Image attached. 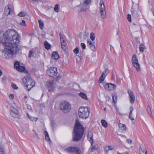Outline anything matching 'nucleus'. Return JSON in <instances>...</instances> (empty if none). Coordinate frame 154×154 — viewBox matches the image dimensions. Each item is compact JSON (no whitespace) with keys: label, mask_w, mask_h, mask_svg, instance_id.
Wrapping results in <instances>:
<instances>
[{"label":"nucleus","mask_w":154,"mask_h":154,"mask_svg":"<svg viewBox=\"0 0 154 154\" xmlns=\"http://www.w3.org/2000/svg\"><path fill=\"white\" fill-rule=\"evenodd\" d=\"M92 0H84V3L88 5L91 2Z\"/></svg>","instance_id":"37"},{"label":"nucleus","mask_w":154,"mask_h":154,"mask_svg":"<svg viewBox=\"0 0 154 154\" xmlns=\"http://www.w3.org/2000/svg\"><path fill=\"white\" fill-rule=\"evenodd\" d=\"M81 7V11H85L87 10L88 8V5H87L85 3L81 4L80 5Z\"/></svg>","instance_id":"17"},{"label":"nucleus","mask_w":154,"mask_h":154,"mask_svg":"<svg viewBox=\"0 0 154 154\" xmlns=\"http://www.w3.org/2000/svg\"><path fill=\"white\" fill-rule=\"evenodd\" d=\"M60 38V39L61 42L63 41V40H64L63 38V36L61 33H60L59 34Z\"/></svg>","instance_id":"50"},{"label":"nucleus","mask_w":154,"mask_h":154,"mask_svg":"<svg viewBox=\"0 0 154 154\" xmlns=\"http://www.w3.org/2000/svg\"><path fill=\"white\" fill-rule=\"evenodd\" d=\"M74 53L76 54H77L79 52V50L78 47H76L73 50Z\"/></svg>","instance_id":"39"},{"label":"nucleus","mask_w":154,"mask_h":154,"mask_svg":"<svg viewBox=\"0 0 154 154\" xmlns=\"http://www.w3.org/2000/svg\"><path fill=\"white\" fill-rule=\"evenodd\" d=\"M107 70L105 69L103 72H102V74L104 76V77H105L107 75Z\"/></svg>","instance_id":"46"},{"label":"nucleus","mask_w":154,"mask_h":154,"mask_svg":"<svg viewBox=\"0 0 154 154\" xmlns=\"http://www.w3.org/2000/svg\"><path fill=\"white\" fill-rule=\"evenodd\" d=\"M2 79L3 80H6V77L5 76H4L2 77Z\"/></svg>","instance_id":"57"},{"label":"nucleus","mask_w":154,"mask_h":154,"mask_svg":"<svg viewBox=\"0 0 154 154\" xmlns=\"http://www.w3.org/2000/svg\"><path fill=\"white\" fill-rule=\"evenodd\" d=\"M51 35V36H53L54 35V32L53 31H51L50 33Z\"/></svg>","instance_id":"55"},{"label":"nucleus","mask_w":154,"mask_h":154,"mask_svg":"<svg viewBox=\"0 0 154 154\" xmlns=\"http://www.w3.org/2000/svg\"><path fill=\"white\" fill-rule=\"evenodd\" d=\"M62 48L64 51L66 49V44L64 40H63V41L61 42Z\"/></svg>","instance_id":"24"},{"label":"nucleus","mask_w":154,"mask_h":154,"mask_svg":"<svg viewBox=\"0 0 154 154\" xmlns=\"http://www.w3.org/2000/svg\"><path fill=\"white\" fill-rule=\"evenodd\" d=\"M21 25H22L26 27V23L25 21L24 20H23L22 21V23L21 24Z\"/></svg>","instance_id":"43"},{"label":"nucleus","mask_w":154,"mask_h":154,"mask_svg":"<svg viewBox=\"0 0 154 154\" xmlns=\"http://www.w3.org/2000/svg\"><path fill=\"white\" fill-rule=\"evenodd\" d=\"M60 109L65 113L69 112L71 109V105L66 101L62 102L60 105Z\"/></svg>","instance_id":"6"},{"label":"nucleus","mask_w":154,"mask_h":154,"mask_svg":"<svg viewBox=\"0 0 154 154\" xmlns=\"http://www.w3.org/2000/svg\"><path fill=\"white\" fill-rule=\"evenodd\" d=\"M131 62L133 66L136 69L137 71L138 72H140L141 70L140 66L136 55H133L131 58Z\"/></svg>","instance_id":"7"},{"label":"nucleus","mask_w":154,"mask_h":154,"mask_svg":"<svg viewBox=\"0 0 154 154\" xmlns=\"http://www.w3.org/2000/svg\"><path fill=\"white\" fill-rule=\"evenodd\" d=\"M101 123L102 126L104 128H106L107 127V123L104 119H102L101 121Z\"/></svg>","instance_id":"23"},{"label":"nucleus","mask_w":154,"mask_h":154,"mask_svg":"<svg viewBox=\"0 0 154 154\" xmlns=\"http://www.w3.org/2000/svg\"><path fill=\"white\" fill-rule=\"evenodd\" d=\"M2 70L0 69V76L2 75Z\"/></svg>","instance_id":"59"},{"label":"nucleus","mask_w":154,"mask_h":154,"mask_svg":"<svg viewBox=\"0 0 154 154\" xmlns=\"http://www.w3.org/2000/svg\"><path fill=\"white\" fill-rule=\"evenodd\" d=\"M149 2L150 3H151L152 4L154 5V0H149Z\"/></svg>","instance_id":"52"},{"label":"nucleus","mask_w":154,"mask_h":154,"mask_svg":"<svg viewBox=\"0 0 154 154\" xmlns=\"http://www.w3.org/2000/svg\"><path fill=\"white\" fill-rule=\"evenodd\" d=\"M46 34V32L44 31H43L42 32V35H45Z\"/></svg>","instance_id":"54"},{"label":"nucleus","mask_w":154,"mask_h":154,"mask_svg":"<svg viewBox=\"0 0 154 154\" xmlns=\"http://www.w3.org/2000/svg\"><path fill=\"white\" fill-rule=\"evenodd\" d=\"M105 77L102 74V75L99 78V82L100 83L103 81Z\"/></svg>","instance_id":"35"},{"label":"nucleus","mask_w":154,"mask_h":154,"mask_svg":"<svg viewBox=\"0 0 154 154\" xmlns=\"http://www.w3.org/2000/svg\"><path fill=\"white\" fill-rule=\"evenodd\" d=\"M60 6L58 4H56L55 6L54 10L56 12H58L59 11Z\"/></svg>","instance_id":"30"},{"label":"nucleus","mask_w":154,"mask_h":154,"mask_svg":"<svg viewBox=\"0 0 154 154\" xmlns=\"http://www.w3.org/2000/svg\"><path fill=\"white\" fill-rule=\"evenodd\" d=\"M140 154H147V151L145 148H142L140 146L139 149Z\"/></svg>","instance_id":"21"},{"label":"nucleus","mask_w":154,"mask_h":154,"mask_svg":"<svg viewBox=\"0 0 154 154\" xmlns=\"http://www.w3.org/2000/svg\"><path fill=\"white\" fill-rule=\"evenodd\" d=\"M90 38L92 41L94 40L95 38V36L93 32H91L90 34Z\"/></svg>","instance_id":"32"},{"label":"nucleus","mask_w":154,"mask_h":154,"mask_svg":"<svg viewBox=\"0 0 154 154\" xmlns=\"http://www.w3.org/2000/svg\"><path fill=\"white\" fill-rule=\"evenodd\" d=\"M44 134H45V137H46V136H49L48 135V133L47 131H45Z\"/></svg>","instance_id":"53"},{"label":"nucleus","mask_w":154,"mask_h":154,"mask_svg":"<svg viewBox=\"0 0 154 154\" xmlns=\"http://www.w3.org/2000/svg\"><path fill=\"white\" fill-rule=\"evenodd\" d=\"M126 142L129 144H131L132 143V141L131 139H128L126 140Z\"/></svg>","instance_id":"45"},{"label":"nucleus","mask_w":154,"mask_h":154,"mask_svg":"<svg viewBox=\"0 0 154 154\" xmlns=\"http://www.w3.org/2000/svg\"><path fill=\"white\" fill-rule=\"evenodd\" d=\"M112 98L113 101V102L116 103L117 102V96L116 94H112Z\"/></svg>","instance_id":"27"},{"label":"nucleus","mask_w":154,"mask_h":154,"mask_svg":"<svg viewBox=\"0 0 154 154\" xmlns=\"http://www.w3.org/2000/svg\"><path fill=\"white\" fill-rule=\"evenodd\" d=\"M81 47L84 49H85L86 48V45L84 43H81Z\"/></svg>","instance_id":"48"},{"label":"nucleus","mask_w":154,"mask_h":154,"mask_svg":"<svg viewBox=\"0 0 154 154\" xmlns=\"http://www.w3.org/2000/svg\"><path fill=\"white\" fill-rule=\"evenodd\" d=\"M38 22L39 24V28L41 29H43V27L44 26V24L43 21L41 20H39L38 21Z\"/></svg>","instance_id":"28"},{"label":"nucleus","mask_w":154,"mask_h":154,"mask_svg":"<svg viewBox=\"0 0 154 154\" xmlns=\"http://www.w3.org/2000/svg\"><path fill=\"white\" fill-rule=\"evenodd\" d=\"M45 138L46 140L47 141H48L50 140V139L49 138V136H46V137H45Z\"/></svg>","instance_id":"51"},{"label":"nucleus","mask_w":154,"mask_h":154,"mask_svg":"<svg viewBox=\"0 0 154 154\" xmlns=\"http://www.w3.org/2000/svg\"><path fill=\"white\" fill-rule=\"evenodd\" d=\"M104 87L105 89L108 91L113 90L116 88V86L114 84L112 83H109L105 85Z\"/></svg>","instance_id":"10"},{"label":"nucleus","mask_w":154,"mask_h":154,"mask_svg":"<svg viewBox=\"0 0 154 154\" xmlns=\"http://www.w3.org/2000/svg\"><path fill=\"white\" fill-rule=\"evenodd\" d=\"M147 110L148 113L151 115V112L150 107L147 106Z\"/></svg>","instance_id":"41"},{"label":"nucleus","mask_w":154,"mask_h":154,"mask_svg":"<svg viewBox=\"0 0 154 154\" xmlns=\"http://www.w3.org/2000/svg\"><path fill=\"white\" fill-rule=\"evenodd\" d=\"M10 109L11 111V114L12 116H13L12 114V113H14L16 115H17L18 114V112L17 110L14 107L11 106L10 107Z\"/></svg>","instance_id":"20"},{"label":"nucleus","mask_w":154,"mask_h":154,"mask_svg":"<svg viewBox=\"0 0 154 154\" xmlns=\"http://www.w3.org/2000/svg\"><path fill=\"white\" fill-rule=\"evenodd\" d=\"M0 154H5L3 149L0 148Z\"/></svg>","instance_id":"47"},{"label":"nucleus","mask_w":154,"mask_h":154,"mask_svg":"<svg viewBox=\"0 0 154 154\" xmlns=\"http://www.w3.org/2000/svg\"><path fill=\"white\" fill-rule=\"evenodd\" d=\"M88 139L91 143V145L93 143V137L92 133L91 131H89L88 134Z\"/></svg>","instance_id":"13"},{"label":"nucleus","mask_w":154,"mask_h":154,"mask_svg":"<svg viewBox=\"0 0 154 154\" xmlns=\"http://www.w3.org/2000/svg\"><path fill=\"white\" fill-rule=\"evenodd\" d=\"M59 56L58 53L56 52H52L51 56L52 59L54 60H57L59 59Z\"/></svg>","instance_id":"19"},{"label":"nucleus","mask_w":154,"mask_h":154,"mask_svg":"<svg viewBox=\"0 0 154 154\" xmlns=\"http://www.w3.org/2000/svg\"><path fill=\"white\" fill-rule=\"evenodd\" d=\"M127 19L129 22H131V15L130 14H128L127 15Z\"/></svg>","instance_id":"38"},{"label":"nucleus","mask_w":154,"mask_h":154,"mask_svg":"<svg viewBox=\"0 0 154 154\" xmlns=\"http://www.w3.org/2000/svg\"><path fill=\"white\" fill-rule=\"evenodd\" d=\"M26 13L25 11H21L19 13L18 15L20 17H24L26 15Z\"/></svg>","instance_id":"31"},{"label":"nucleus","mask_w":154,"mask_h":154,"mask_svg":"<svg viewBox=\"0 0 154 154\" xmlns=\"http://www.w3.org/2000/svg\"><path fill=\"white\" fill-rule=\"evenodd\" d=\"M22 82L25 89L28 91H30L35 85V82L29 75L23 78Z\"/></svg>","instance_id":"3"},{"label":"nucleus","mask_w":154,"mask_h":154,"mask_svg":"<svg viewBox=\"0 0 154 154\" xmlns=\"http://www.w3.org/2000/svg\"><path fill=\"white\" fill-rule=\"evenodd\" d=\"M109 147H108V146H106L104 148L105 151L106 152H108L109 150V149H109Z\"/></svg>","instance_id":"44"},{"label":"nucleus","mask_w":154,"mask_h":154,"mask_svg":"<svg viewBox=\"0 0 154 154\" xmlns=\"http://www.w3.org/2000/svg\"><path fill=\"white\" fill-rule=\"evenodd\" d=\"M152 11L153 16H154V8H152L151 9Z\"/></svg>","instance_id":"58"},{"label":"nucleus","mask_w":154,"mask_h":154,"mask_svg":"<svg viewBox=\"0 0 154 154\" xmlns=\"http://www.w3.org/2000/svg\"><path fill=\"white\" fill-rule=\"evenodd\" d=\"M87 44L92 51H95V47L94 44L93 43L90 39L87 40Z\"/></svg>","instance_id":"14"},{"label":"nucleus","mask_w":154,"mask_h":154,"mask_svg":"<svg viewBox=\"0 0 154 154\" xmlns=\"http://www.w3.org/2000/svg\"><path fill=\"white\" fill-rule=\"evenodd\" d=\"M5 12H8V14L11 15L13 13V10L11 9V6L10 5H9L5 7Z\"/></svg>","instance_id":"15"},{"label":"nucleus","mask_w":154,"mask_h":154,"mask_svg":"<svg viewBox=\"0 0 154 154\" xmlns=\"http://www.w3.org/2000/svg\"><path fill=\"white\" fill-rule=\"evenodd\" d=\"M84 131L83 126L79 122L76 120L73 131V140L77 141L80 140L83 136Z\"/></svg>","instance_id":"2"},{"label":"nucleus","mask_w":154,"mask_h":154,"mask_svg":"<svg viewBox=\"0 0 154 154\" xmlns=\"http://www.w3.org/2000/svg\"><path fill=\"white\" fill-rule=\"evenodd\" d=\"M146 48V47L143 44H141L139 46V50L141 52L143 53L144 51V50Z\"/></svg>","instance_id":"25"},{"label":"nucleus","mask_w":154,"mask_h":154,"mask_svg":"<svg viewBox=\"0 0 154 154\" xmlns=\"http://www.w3.org/2000/svg\"><path fill=\"white\" fill-rule=\"evenodd\" d=\"M27 115L30 119L32 121H36L38 119L34 117L30 116L28 113H27Z\"/></svg>","instance_id":"29"},{"label":"nucleus","mask_w":154,"mask_h":154,"mask_svg":"<svg viewBox=\"0 0 154 154\" xmlns=\"http://www.w3.org/2000/svg\"><path fill=\"white\" fill-rule=\"evenodd\" d=\"M119 130L122 133H125L126 131V127L123 124L120 123L119 124Z\"/></svg>","instance_id":"11"},{"label":"nucleus","mask_w":154,"mask_h":154,"mask_svg":"<svg viewBox=\"0 0 154 154\" xmlns=\"http://www.w3.org/2000/svg\"><path fill=\"white\" fill-rule=\"evenodd\" d=\"M79 95L82 98L87 101H88L89 99L88 98L87 95L81 92L79 94Z\"/></svg>","instance_id":"18"},{"label":"nucleus","mask_w":154,"mask_h":154,"mask_svg":"<svg viewBox=\"0 0 154 154\" xmlns=\"http://www.w3.org/2000/svg\"><path fill=\"white\" fill-rule=\"evenodd\" d=\"M20 36L13 30H7L3 35L0 34V44H2L6 49L5 56L6 59L12 57L18 52L17 44L20 42Z\"/></svg>","instance_id":"1"},{"label":"nucleus","mask_w":154,"mask_h":154,"mask_svg":"<svg viewBox=\"0 0 154 154\" xmlns=\"http://www.w3.org/2000/svg\"><path fill=\"white\" fill-rule=\"evenodd\" d=\"M48 89L49 91H52L53 90V89L55 87V86L54 84V82L53 81L49 82L48 84Z\"/></svg>","instance_id":"16"},{"label":"nucleus","mask_w":154,"mask_h":154,"mask_svg":"<svg viewBox=\"0 0 154 154\" xmlns=\"http://www.w3.org/2000/svg\"><path fill=\"white\" fill-rule=\"evenodd\" d=\"M47 73L51 77H53L56 75L57 74V69L54 67H51L47 70Z\"/></svg>","instance_id":"8"},{"label":"nucleus","mask_w":154,"mask_h":154,"mask_svg":"<svg viewBox=\"0 0 154 154\" xmlns=\"http://www.w3.org/2000/svg\"><path fill=\"white\" fill-rule=\"evenodd\" d=\"M20 66V63L18 61L14 63V67L16 69H18Z\"/></svg>","instance_id":"33"},{"label":"nucleus","mask_w":154,"mask_h":154,"mask_svg":"<svg viewBox=\"0 0 154 154\" xmlns=\"http://www.w3.org/2000/svg\"><path fill=\"white\" fill-rule=\"evenodd\" d=\"M90 110L87 107H81L79 110V115L80 118L86 119L89 117Z\"/></svg>","instance_id":"4"},{"label":"nucleus","mask_w":154,"mask_h":154,"mask_svg":"<svg viewBox=\"0 0 154 154\" xmlns=\"http://www.w3.org/2000/svg\"><path fill=\"white\" fill-rule=\"evenodd\" d=\"M108 146L109 147V149H109V150H112L113 149V148H112V147L111 146Z\"/></svg>","instance_id":"56"},{"label":"nucleus","mask_w":154,"mask_h":154,"mask_svg":"<svg viewBox=\"0 0 154 154\" xmlns=\"http://www.w3.org/2000/svg\"><path fill=\"white\" fill-rule=\"evenodd\" d=\"M29 0L31 2H33V1L36 2V1H37L38 0Z\"/></svg>","instance_id":"60"},{"label":"nucleus","mask_w":154,"mask_h":154,"mask_svg":"<svg viewBox=\"0 0 154 154\" xmlns=\"http://www.w3.org/2000/svg\"><path fill=\"white\" fill-rule=\"evenodd\" d=\"M65 151L71 154H82V152L79 147L72 146L65 150Z\"/></svg>","instance_id":"5"},{"label":"nucleus","mask_w":154,"mask_h":154,"mask_svg":"<svg viewBox=\"0 0 154 154\" xmlns=\"http://www.w3.org/2000/svg\"><path fill=\"white\" fill-rule=\"evenodd\" d=\"M9 97L11 100H13L14 98V95L12 94H10L9 95Z\"/></svg>","instance_id":"42"},{"label":"nucleus","mask_w":154,"mask_h":154,"mask_svg":"<svg viewBox=\"0 0 154 154\" xmlns=\"http://www.w3.org/2000/svg\"><path fill=\"white\" fill-rule=\"evenodd\" d=\"M25 69L24 67L20 66L19 67L17 70L19 71L22 72L24 71Z\"/></svg>","instance_id":"34"},{"label":"nucleus","mask_w":154,"mask_h":154,"mask_svg":"<svg viewBox=\"0 0 154 154\" xmlns=\"http://www.w3.org/2000/svg\"><path fill=\"white\" fill-rule=\"evenodd\" d=\"M11 86L14 89H17L18 88V87H17V85L13 83H11Z\"/></svg>","instance_id":"40"},{"label":"nucleus","mask_w":154,"mask_h":154,"mask_svg":"<svg viewBox=\"0 0 154 154\" xmlns=\"http://www.w3.org/2000/svg\"><path fill=\"white\" fill-rule=\"evenodd\" d=\"M116 110H117V111H118V109H116Z\"/></svg>","instance_id":"64"},{"label":"nucleus","mask_w":154,"mask_h":154,"mask_svg":"<svg viewBox=\"0 0 154 154\" xmlns=\"http://www.w3.org/2000/svg\"><path fill=\"white\" fill-rule=\"evenodd\" d=\"M34 51L33 50H31L29 51L28 54V57L29 58H31V57L33 56V54Z\"/></svg>","instance_id":"36"},{"label":"nucleus","mask_w":154,"mask_h":154,"mask_svg":"<svg viewBox=\"0 0 154 154\" xmlns=\"http://www.w3.org/2000/svg\"><path fill=\"white\" fill-rule=\"evenodd\" d=\"M60 77H59L58 76H57L56 77V79H58Z\"/></svg>","instance_id":"61"},{"label":"nucleus","mask_w":154,"mask_h":154,"mask_svg":"<svg viewBox=\"0 0 154 154\" xmlns=\"http://www.w3.org/2000/svg\"><path fill=\"white\" fill-rule=\"evenodd\" d=\"M128 93L130 97L129 99L130 103L131 104H133L134 103L135 100V96L134 94L130 90L128 91Z\"/></svg>","instance_id":"12"},{"label":"nucleus","mask_w":154,"mask_h":154,"mask_svg":"<svg viewBox=\"0 0 154 154\" xmlns=\"http://www.w3.org/2000/svg\"><path fill=\"white\" fill-rule=\"evenodd\" d=\"M119 34V31L117 33V35H118Z\"/></svg>","instance_id":"63"},{"label":"nucleus","mask_w":154,"mask_h":154,"mask_svg":"<svg viewBox=\"0 0 154 154\" xmlns=\"http://www.w3.org/2000/svg\"><path fill=\"white\" fill-rule=\"evenodd\" d=\"M44 45L45 47L47 50H48L51 48V45L47 41H46L44 42Z\"/></svg>","instance_id":"26"},{"label":"nucleus","mask_w":154,"mask_h":154,"mask_svg":"<svg viewBox=\"0 0 154 154\" xmlns=\"http://www.w3.org/2000/svg\"><path fill=\"white\" fill-rule=\"evenodd\" d=\"M130 111L129 112V118L130 119L131 121H133L134 120V118L132 116V112L134 110V109L132 106H131L130 108Z\"/></svg>","instance_id":"22"},{"label":"nucleus","mask_w":154,"mask_h":154,"mask_svg":"<svg viewBox=\"0 0 154 154\" xmlns=\"http://www.w3.org/2000/svg\"><path fill=\"white\" fill-rule=\"evenodd\" d=\"M95 149L96 147L95 146H93L91 149V152H93L94 150H95Z\"/></svg>","instance_id":"49"},{"label":"nucleus","mask_w":154,"mask_h":154,"mask_svg":"<svg viewBox=\"0 0 154 154\" xmlns=\"http://www.w3.org/2000/svg\"><path fill=\"white\" fill-rule=\"evenodd\" d=\"M100 14L101 17L105 19L106 17V8L103 1H100Z\"/></svg>","instance_id":"9"},{"label":"nucleus","mask_w":154,"mask_h":154,"mask_svg":"<svg viewBox=\"0 0 154 154\" xmlns=\"http://www.w3.org/2000/svg\"><path fill=\"white\" fill-rule=\"evenodd\" d=\"M106 110V108H104V111H105V110Z\"/></svg>","instance_id":"62"}]
</instances>
